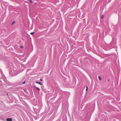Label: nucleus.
Here are the masks:
<instances>
[{
	"label": "nucleus",
	"instance_id": "nucleus-1",
	"mask_svg": "<svg viewBox=\"0 0 121 121\" xmlns=\"http://www.w3.org/2000/svg\"><path fill=\"white\" fill-rule=\"evenodd\" d=\"M7 121H12V119L11 118H8L6 119Z\"/></svg>",
	"mask_w": 121,
	"mask_h": 121
},
{
	"label": "nucleus",
	"instance_id": "nucleus-2",
	"mask_svg": "<svg viewBox=\"0 0 121 121\" xmlns=\"http://www.w3.org/2000/svg\"><path fill=\"white\" fill-rule=\"evenodd\" d=\"M36 83L40 84V85H42V84L40 82H36Z\"/></svg>",
	"mask_w": 121,
	"mask_h": 121
},
{
	"label": "nucleus",
	"instance_id": "nucleus-3",
	"mask_svg": "<svg viewBox=\"0 0 121 121\" xmlns=\"http://www.w3.org/2000/svg\"><path fill=\"white\" fill-rule=\"evenodd\" d=\"M98 78H99V80H101V78L100 76H98Z\"/></svg>",
	"mask_w": 121,
	"mask_h": 121
},
{
	"label": "nucleus",
	"instance_id": "nucleus-4",
	"mask_svg": "<svg viewBox=\"0 0 121 121\" xmlns=\"http://www.w3.org/2000/svg\"><path fill=\"white\" fill-rule=\"evenodd\" d=\"M88 87L87 86L86 87V91H88Z\"/></svg>",
	"mask_w": 121,
	"mask_h": 121
},
{
	"label": "nucleus",
	"instance_id": "nucleus-5",
	"mask_svg": "<svg viewBox=\"0 0 121 121\" xmlns=\"http://www.w3.org/2000/svg\"><path fill=\"white\" fill-rule=\"evenodd\" d=\"M104 15H102L101 16V18L103 19L104 17Z\"/></svg>",
	"mask_w": 121,
	"mask_h": 121
},
{
	"label": "nucleus",
	"instance_id": "nucleus-6",
	"mask_svg": "<svg viewBox=\"0 0 121 121\" xmlns=\"http://www.w3.org/2000/svg\"><path fill=\"white\" fill-rule=\"evenodd\" d=\"M36 88L39 91L40 90V89L38 87H36Z\"/></svg>",
	"mask_w": 121,
	"mask_h": 121
},
{
	"label": "nucleus",
	"instance_id": "nucleus-7",
	"mask_svg": "<svg viewBox=\"0 0 121 121\" xmlns=\"http://www.w3.org/2000/svg\"><path fill=\"white\" fill-rule=\"evenodd\" d=\"M34 33V32H32L30 33V34L31 35H33Z\"/></svg>",
	"mask_w": 121,
	"mask_h": 121
},
{
	"label": "nucleus",
	"instance_id": "nucleus-8",
	"mask_svg": "<svg viewBox=\"0 0 121 121\" xmlns=\"http://www.w3.org/2000/svg\"><path fill=\"white\" fill-rule=\"evenodd\" d=\"M15 21H14L13 22H12V25H13V24H14V23H15Z\"/></svg>",
	"mask_w": 121,
	"mask_h": 121
},
{
	"label": "nucleus",
	"instance_id": "nucleus-9",
	"mask_svg": "<svg viewBox=\"0 0 121 121\" xmlns=\"http://www.w3.org/2000/svg\"><path fill=\"white\" fill-rule=\"evenodd\" d=\"M30 2L31 3V4H32L33 3V2L31 0H29Z\"/></svg>",
	"mask_w": 121,
	"mask_h": 121
},
{
	"label": "nucleus",
	"instance_id": "nucleus-10",
	"mask_svg": "<svg viewBox=\"0 0 121 121\" xmlns=\"http://www.w3.org/2000/svg\"><path fill=\"white\" fill-rule=\"evenodd\" d=\"M23 84H25L26 83V81H25L24 82L22 83Z\"/></svg>",
	"mask_w": 121,
	"mask_h": 121
},
{
	"label": "nucleus",
	"instance_id": "nucleus-11",
	"mask_svg": "<svg viewBox=\"0 0 121 121\" xmlns=\"http://www.w3.org/2000/svg\"><path fill=\"white\" fill-rule=\"evenodd\" d=\"M20 48H23V47L22 46H20Z\"/></svg>",
	"mask_w": 121,
	"mask_h": 121
},
{
	"label": "nucleus",
	"instance_id": "nucleus-12",
	"mask_svg": "<svg viewBox=\"0 0 121 121\" xmlns=\"http://www.w3.org/2000/svg\"><path fill=\"white\" fill-rule=\"evenodd\" d=\"M40 81H42V79H41L40 80Z\"/></svg>",
	"mask_w": 121,
	"mask_h": 121
}]
</instances>
